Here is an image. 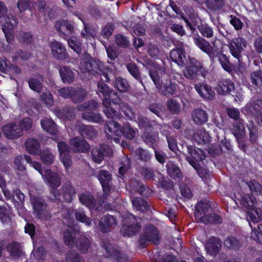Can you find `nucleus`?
Masks as SVG:
<instances>
[{"instance_id":"obj_1","label":"nucleus","mask_w":262,"mask_h":262,"mask_svg":"<svg viewBox=\"0 0 262 262\" xmlns=\"http://www.w3.org/2000/svg\"><path fill=\"white\" fill-rule=\"evenodd\" d=\"M189 156L186 158L187 161L197 171L201 178L207 179L210 177V172L206 168L200 166L199 162L205 159V156L202 154V151L200 149H197L192 146H187Z\"/></svg>"},{"instance_id":"obj_2","label":"nucleus","mask_w":262,"mask_h":262,"mask_svg":"<svg viewBox=\"0 0 262 262\" xmlns=\"http://www.w3.org/2000/svg\"><path fill=\"white\" fill-rule=\"evenodd\" d=\"M50 199L52 202L56 201L71 203L76 194V189L71 183L64 184L59 189L50 190Z\"/></svg>"},{"instance_id":"obj_3","label":"nucleus","mask_w":262,"mask_h":262,"mask_svg":"<svg viewBox=\"0 0 262 262\" xmlns=\"http://www.w3.org/2000/svg\"><path fill=\"white\" fill-rule=\"evenodd\" d=\"M80 69L82 73L88 72L94 75L98 74L101 77V79L105 82H109L111 79V72L108 69H105L103 63L99 60H93L85 63V65L81 64Z\"/></svg>"},{"instance_id":"obj_4","label":"nucleus","mask_w":262,"mask_h":262,"mask_svg":"<svg viewBox=\"0 0 262 262\" xmlns=\"http://www.w3.org/2000/svg\"><path fill=\"white\" fill-rule=\"evenodd\" d=\"M140 219L136 217L132 214H126L124 219V224L120 232L124 236H132L138 233L141 229Z\"/></svg>"},{"instance_id":"obj_5","label":"nucleus","mask_w":262,"mask_h":262,"mask_svg":"<svg viewBox=\"0 0 262 262\" xmlns=\"http://www.w3.org/2000/svg\"><path fill=\"white\" fill-rule=\"evenodd\" d=\"M30 201L35 216L41 220H48L51 217V213L47 209V204L40 197L30 196Z\"/></svg>"},{"instance_id":"obj_6","label":"nucleus","mask_w":262,"mask_h":262,"mask_svg":"<svg viewBox=\"0 0 262 262\" xmlns=\"http://www.w3.org/2000/svg\"><path fill=\"white\" fill-rule=\"evenodd\" d=\"M255 198L249 195L243 196L241 200V204L249 210V220L253 223H257L262 220V217L259 213L260 210L255 206Z\"/></svg>"},{"instance_id":"obj_7","label":"nucleus","mask_w":262,"mask_h":262,"mask_svg":"<svg viewBox=\"0 0 262 262\" xmlns=\"http://www.w3.org/2000/svg\"><path fill=\"white\" fill-rule=\"evenodd\" d=\"M247 44L246 40L241 37L234 38L229 42L230 52L237 59L239 64L242 61V54L247 48Z\"/></svg>"},{"instance_id":"obj_8","label":"nucleus","mask_w":262,"mask_h":262,"mask_svg":"<svg viewBox=\"0 0 262 262\" xmlns=\"http://www.w3.org/2000/svg\"><path fill=\"white\" fill-rule=\"evenodd\" d=\"M122 128L114 120L110 121L107 123L105 129L107 138L113 140L116 143L119 142L120 137L122 134Z\"/></svg>"},{"instance_id":"obj_9","label":"nucleus","mask_w":262,"mask_h":262,"mask_svg":"<svg viewBox=\"0 0 262 262\" xmlns=\"http://www.w3.org/2000/svg\"><path fill=\"white\" fill-rule=\"evenodd\" d=\"M159 240L160 235L157 229L152 225H149L146 227L144 235L140 236V243L141 245H144L150 242L157 245Z\"/></svg>"},{"instance_id":"obj_10","label":"nucleus","mask_w":262,"mask_h":262,"mask_svg":"<svg viewBox=\"0 0 262 262\" xmlns=\"http://www.w3.org/2000/svg\"><path fill=\"white\" fill-rule=\"evenodd\" d=\"M112 149L106 144H100L98 147L93 148L91 151L92 159L93 161L100 163L104 159V156H112Z\"/></svg>"},{"instance_id":"obj_11","label":"nucleus","mask_w":262,"mask_h":262,"mask_svg":"<svg viewBox=\"0 0 262 262\" xmlns=\"http://www.w3.org/2000/svg\"><path fill=\"white\" fill-rule=\"evenodd\" d=\"M117 225L116 218L109 214L102 216L99 222V229L104 233H107L113 230Z\"/></svg>"},{"instance_id":"obj_12","label":"nucleus","mask_w":262,"mask_h":262,"mask_svg":"<svg viewBox=\"0 0 262 262\" xmlns=\"http://www.w3.org/2000/svg\"><path fill=\"white\" fill-rule=\"evenodd\" d=\"M102 247L105 249V255L107 257H112L116 259L117 262H128V259L125 254L120 252L117 249L113 248L112 245L107 243L103 242Z\"/></svg>"},{"instance_id":"obj_13","label":"nucleus","mask_w":262,"mask_h":262,"mask_svg":"<svg viewBox=\"0 0 262 262\" xmlns=\"http://www.w3.org/2000/svg\"><path fill=\"white\" fill-rule=\"evenodd\" d=\"M195 45L203 52L207 54L208 56H212L214 50L217 47L212 46L210 43L205 38L200 36L193 37Z\"/></svg>"},{"instance_id":"obj_14","label":"nucleus","mask_w":262,"mask_h":262,"mask_svg":"<svg viewBox=\"0 0 262 262\" xmlns=\"http://www.w3.org/2000/svg\"><path fill=\"white\" fill-rule=\"evenodd\" d=\"M212 56H210L211 60H213L215 58H218V61L222 68L226 71L231 73L233 70V65L230 62L229 58L224 54L222 53L219 49L216 48L213 53Z\"/></svg>"},{"instance_id":"obj_15","label":"nucleus","mask_w":262,"mask_h":262,"mask_svg":"<svg viewBox=\"0 0 262 262\" xmlns=\"http://www.w3.org/2000/svg\"><path fill=\"white\" fill-rule=\"evenodd\" d=\"M2 131L6 137L9 139H15L23 134L21 129L15 123H10L2 127Z\"/></svg>"},{"instance_id":"obj_16","label":"nucleus","mask_w":262,"mask_h":262,"mask_svg":"<svg viewBox=\"0 0 262 262\" xmlns=\"http://www.w3.org/2000/svg\"><path fill=\"white\" fill-rule=\"evenodd\" d=\"M51 53L54 58L59 60L66 59L68 57V54L63 45L57 41L50 43Z\"/></svg>"},{"instance_id":"obj_17","label":"nucleus","mask_w":262,"mask_h":262,"mask_svg":"<svg viewBox=\"0 0 262 262\" xmlns=\"http://www.w3.org/2000/svg\"><path fill=\"white\" fill-rule=\"evenodd\" d=\"M42 178L46 179L47 184L51 187V190L57 189V188L61 185V177L58 173L52 172L51 169H47Z\"/></svg>"},{"instance_id":"obj_18","label":"nucleus","mask_w":262,"mask_h":262,"mask_svg":"<svg viewBox=\"0 0 262 262\" xmlns=\"http://www.w3.org/2000/svg\"><path fill=\"white\" fill-rule=\"evenodd\" d=\"M70 144L74 152H85L90 149V145L88 142L78 137L72 138Z\"/></svg>"},{"instance_id":"obj_19","label":"nucleus","mask_w":262,"mask_h":262,"mask_svg":"<svg viewBox=\"0 0 262 262\" xmlns=\"http://www.w3.org/2000/svg\"><path fill=\"white\" fill-rule=\"evenodd\" d=\"M17 24L18 20L15 16H12L11 18H8V20H6L2 30L8 42H10L12 41L14 34L13 28Z\"/></svg>"},{"instance_id":"obj_20","label":"nucleus","mask_w":262,"mask_h":262,"mask_svg":"<svg viewBox=\"0 0 262 262\" xmlns=\"http://www.w3.org/2000/svg\"><path fill=\"white\" fill-rule=\"evenodd\" d=\"M55 27L58 32L67 36L72 35L74 31L73 24L68 20H61L57 21L55 25Z\"/></svg>"},{"instance_id":"obj_21","label":"nucleus","mask_w":262,"mask_h":262,"mask_svg":"<svg viewBox=\"0 0 262 262\" xmlns=\"http://www.w3.org/2000/svg\"><path fill=\"white\" fill-rule=\"evenodd\" d=\"M170 56L171 60L179 66H183L186 60L185 50L181 47H177L171 51Z\"/></svg>"},{"instance_id":"obj_22","label":"nucleus","mask_w":262,"mask_h":262,"mask_svg":"<svg viewBox=\"0 0 262 262\" xmlns=\"http://www.w3.org/2000/svg\"><path fill=\"white\" fill-rule=\"evenodd\" d=\"M168 176L174 180L181 181L183 178V174L181 169L178 165L171 161H168L166 165Z\"/></svg>"},{"instance_id":"obj_23","label":"nucleus","mask_w":262,"mask_h":262,"mask_svg":"<svg viewBox=\"0 0 262 262\" xmlns=\"http://www.w3.org/2000/svg\"><path fill=\"white\" fill-rule=\"evenodd\" d=\"M221 247V241L219 237L212 236L208 241L206 248L207 251L212 255H216Z\"/></svg>"},{"instance_id":"obj_24","label":"nucleus","mask_w":262,"mask_h":262,"mask_svg":"<svg viewBox=\"0 0 262 262\" xmlns=\"http://www.w3.org/2000/svg\"><path fill=\"white\" fill-rule=\"evenodd\" d=\"M210 210H211V207L208 202L202 201L198 202L195 206L194 214L195 219L197 220L202 219V217L204 215H207Z\"/></svg>"},{"instance_id":"obj_25","label":"nucleus","mask_w":262,"mask_h":262,"mask_svg":"<svg viewBox=\"0 0 262 262\" xmlns=\"http://www.w3.org/2000/svg\"><path fill=\"white\" fill-rule=\"evenodd\" d=\"M79 134L87 139H94L97 136V133L92 125L80 124L78 127Z\"/></svg>"},{"instance_id":"obj_26","label":"nucleus","mask_w":262,"mask_h":262,"mask_svg":"<svg viewBox=\"0 0 262 262\" xmlns=\"http://www.w3.org/2000/svg\"><path fill=\"white\" fill-rule=\"evenodd\" d=\"M25 147L30 154L39 155L40 154V147L38 140L34 138H29L25 142Z\"/></svg>"},{"instance_id":"obj_27","label":"nucleus","mask_w":262,"mask_h":262,"mask_svg":"<svg viewBox=\"0 0 262 262\" xmlns=\"http://www.w3.org/2000/svg\"><path fill=\"white\" fill-rule=\"evenodd\" d=\"M234 89V84L232 81L228 79L221 80L217 87V91L220 94L230 93Z\"/></svg>"},{"instance_id":"obj_28","label":"nucleus","mask_w":262,"mask_h":262,"mask_svg":"<svg viewBox=\"0 0 262 262\" xmlns=\"http://www.w3.org/2000/svg\"><path fill=\"white\" fill-rule=\"evenodd\" d=\"M59 74L64 83H70L74 80L75 73L69 67H61L59 69Z\"/></svg>"},{"instance_id":"obj_29","label":"nucleus","mask_w":262,"mask_h":262,"mask_svg":"<svg viewBox=\"0 0 262 262\" xmlns=\"http://www.w3.org/2000/svg\"><path fill=\"white\" fill-rule=\"evenodd\" d=\"M192 120L196 124L202 125L208 120V114L202 109H195L192 114Z\"/></svg>"},{"instance_id":"obj_30","label":"nucleus","mask_w":262,"mask_h":262,"mask_svg":"<svg viewBox=\"0 0 262 262\" xmlns=\"http://www.w3.org/2000/svg\"><path fill=\"white\" fill-rule=\"evenodd\" d=\"M41 125L42 128L46 130L48 133L52 135H56L58 133V129L53 120L45 118L41 121Z\"/></svg>"},{"instance_id":"obj_31","label":"nucleus","mask_w":262,"mask_h":262,"mask_svg":"<svg viewBox=\"0 0 262 262\" xmlns=\"http://www.w3.org/2000/svg\"><path fill=\"white\" fill-rule=\"evenodd\" d=\"M210 139L209 133L204 129L197 130L193 134V139L199 144H204L208 143Z\"/></svg>"},{"instance_id":"obj_32","label":"nucleus","mask_w":262,"mask_h":262,"mask_svg":"<svg viewBox=\"0 0 262 262\" xmlns=\"http://www.w3.org/2000/svg\"><path fill=\"white\" fill-rule=\"evenodd\" d=\"M113 85L115 89L121 93H126L130 88L128 81L120 76L115 77L113 82Z\"/></svg>"},{"instance_id":"obj_33","label":"nucleus","mask_w":262,"mask_h":262,"mask_svg":"<svg viewBox=\"0 0 262 262\" xmlns=\"http://www.w3.org/2000/svg\"><path fill=\"white\" fill-rule=\"evenodd\" d=\"M79 200L80 203L90 208L95 205L96 200L94 196L90 192L81 193L78 194Z\"/></svg>"},{"instance_id":"obj_34","label":"nucleus","mask_w":262,"mask_h":262,"mask_svg":"<svg viewBox=\"0 0 262 262\" xmlns=\"http://www.w3.org/2000/svg\"><path fill=\"white\" fill-rule=\"evenodd\" d=\"M132 203L135 209L142 212L147 210L149 207L148 202L140 197L132 198Z\"/></svg>"},{"instance_id":"obj_35","label":"nucleus","mask_w":262,"mask_h":262,"mask_svg":"<svg viewBox=\"0 0 262 262\" xmlns=\"http://www.w3.org/2000/svg\"><path fill=\"white\" fill-rule=\"evenodd\" d=\"M43 78L42 76L33 77L28 80L29 88L34 92L40 93L43 88L42 82Z\"/></svg>"},{"instance_id":"obj_36","label":"nucleus","mask_w":262,"mask_h":262,"mask_svg":"<svg viewBox=\"0 0 262 262\" xmlns=\"http://www.w3.org/2000/svg\"><path fill=\"white\" fill-rule=\"evenodd\" d=\"M195 89L203 98L210 99L213 96V91L207 84H196L195 85Z\"/></svg>"},{"instance_id":"obj_37","label":"nucleus","mask_w":262,"mask_h":262,"mask_svg":"<svg viewBox=\"0 0 262 262\" xmlns=\"http://www.w3.org/2000/svg\"><path fill=\"white\" fill-rule=\"evenodd\" d=\"M142 139L145 144L149 147L154 148L159 140V134L158 133H150L144 132L142 135Z\"/></svg>"},{"instance_id":"obj_38","label":"nucleus","mask_w":262,"mask_h":262,"mask_svg":"<svg viewBox=\"0 0 262 262\" xmlns=\"http://www.w3.org/2000/svg\"><path fill=\"white\" fill-rule=\"evenodd\" d=\"M197 221L199 222L205 224H217L221 223L222 222V218L217 214L214 213L204 215L202 217V219H199Z\"/></svg>"},{"instance_id":"obj_39","label":"nucleus","mask_w":262,"mask_h":262,"mask_svg":"<svg viewBox=\"0 0 262 262\" xmlns=\"http://www.w3.org/2000/svg\"><path fill=\"white\" fill-rule=\"evenodd\" d=\"M11 256L14 258H18L23 254L20 245L17 242H12L7 247Z\"/></svg>"},{"instance_id":"obj_40","label":"nucleus","mask_w":262,"mask_h":262,"mask_svg":"<svg viewBox=\"0 0 262 262\" xmlns=\"http://www.w3.org/2000/svg\"><path fill=\"white\" fill-rule=\"evenodd\" d=\"M77 247L83 253L88 252L91 246V241L89 237L81 235L76 243Z\"/></svg>"},{"instance_id":"obj_41","label":"nucleus","mask_w":262,"mask_h":262,"mask_svg":"<svg viewBox=\"0 0 262 262\" xmlns=\"http://www.w3.org/2000/svg\"><path fill=\"white\" fill-rule=\"evenodd\" d=\"M76 233L73 231L72 228L69 227L63 233V239L66 245L73 248L75 245Z\"/></svg>"},{"instance_id":"obj_42","label":"nucleus","mask_w":262,"mask_h":262,"mask_svg":"<svg viewBox=\"0 0 262 262\" xmlns=\"http://www.w3.org/2000/svg\"><path fill=\"white\" fill-rule=\"evenodd\" d=\"M122 135L129 140H133L138 132L137 129L133 128L129 123L125 124L122 128Z\"/></svg>"},{"instance_id":"obj_43","label":"nucleus","mask_w":262,"mask_h":262,"mask_svg":"<svg viewBox=\"0 0 262 262\" xmlns=\"http://www.w3.org/2000/svg\"><path fill=\"white\" fill-rule=\"evenodd\" d=\"M198 29L201 34L204 37L211 38L214 36L213 28L206 23L199 25Z\"/></svg>"},{"instance_id":"obj_44","label":"nucleus","mask_w":262,"mask_h":262,"mask_svg":"<svg viewBox=\"0 0 262 262\" xmlns=\"http://www.w3.org/2000/svg\"><path fill=\"white\" fill-rule=\"evenodd\" d=\"M162 93L165 96L174 94L176 91L177 84L171 80H167L163 86L161 85Z\"/></svg>"},{"instance_id":"obj_45","label":"nucleus","mask_w":262,"mask_h":262,"mask_svg":"<svg viewBox=\"0 0 262 262\" xmlns=\"http://www.w3.org/2000/svg\"><path fill=\"white\" fill-rule=\"evenodd\" d=\"M58 116L63 119L71 120L75 116V110L73 107L67 106L62 110H59L58 112Z\"/></svg>"},{"instance_id":"obj_46","label":"nucleus","mask_w":262,"mask_h":262,"mask_svg":"<svg viewBox=\"0 0 262 262\" xmlns=\"http://www.w3.org/2000/svg\"><path fill=\"white\" fill-rule=\"evenodd\" d=\"M83 119L90 122L96 123H100L102 122V118L99 114L91 112H85L82 115Z\"/></svg>"},{"instance_id":"obj_47","label":"nucleus","mask_w":262,"mask_h":262,"mask_svg":"<svg viewBox=\"0 0 262 262\" xmlns=\"http://www.w3.org/2000/svg\"><path fill=\"white\" fill-rule=\"evenodd\" d=\"M74 214L77 221L84 223L87 226L91 225L92 223L91 219L86 215L84 211L82 209H77L75 210Z\"/></svg>"},{"instance_id":"obj_48","label":"nucleus","mask_w":262,"mask_h":262,"mask_svg":"<svg viewBox=\"0 0 262 262\" xmlns=\"http://www.w3.org/2000/svg\"><path fill=\"white\" fill-rule=\"evenodd\" d=\"M247 128L249 132V140L252 143H255L258 140V130L257 127L253 122H250L247 125Z\"/></svg>"},{"instance_id":"obj_49","label":"nucleus","mask_w":262,"mask_h":262,"mask_svg":"<svg viewBox=\"0 0 262 262\" xmlns=\"http://www.w3.org/2000/svg\"><path fill=\"white\" fill-rule=\"evenodd\" d=\"M101 185L110 183L112 181V174L107 170H100L96 176Z\"/></svg>"},{"instance_id":"obj_50","label":"nucleus","mask_w":262,"mask_h":262,"mask_svg":"<svg viewBox=\"0 0 262 262\" xmlns=\"http://www.w3.org/2000/svg\"><path fill=\"white\" fill-rule=\"evenodd\" d=\"M126 68L129 73L137 80L141 82V74L137 64L133 62H129L126 64Z\"/></svg>"},{"instance_id":"obj_51","label":"nucleus","mask_w":262,"mask_h":262,"mask_svg":"<svg viewBox=\"0 0 262 262\" xmlns=\"http://www.w3.org/2000/svg\"><path fill=\"white\" fill-rule=\"evenodd\" d=\"M86 94V91L83 89H74L71 95L72 100L75 103L81 102L84 100Z\"/></svg>"},{"instance_id":"obj_52","label":"nucleus","mask_w":262,"mask_h":262,"mask_svg":"<svg viewBox=\"0 0 262 262\" xmlns=\"http://www.w3.org/2000/svg\"><path fill=\"white\" fill-rule=\"evenodd\" d=\"M247 185L252 193L257 195L262 194V185L258 181L252 180L247 183Z\"/></svg>"},{"instance_id":"obj_53","label":"nucleus","mask_w":262,"mask_h":262,"mask_svg":"<svg viewBox=\"0 0 262 262\" xmlns=\"http://www.w3.org/2000/svg\"><path fill=\"white\" fill-rule=\"evenodd\" d=\"M66 262H84V259L75 251H70L66 255Z\"/></svg>"},{"instance_id":"obj_54","label":"nucleus","mask_w":262,"mask_h":262,"mask_svg":"<svg viewBox=\"0 0 262 262\" xmlns=\"http://www.w3.org/2000/svg\"><path fill=\"white\" fill-rule=\"evenodd\" d=\"M224 243L225 245L229 249H238L241 246L240 242L233 236L228 237Z\"/></svg>"},{"instance_id":"obj_55","label":"nucleus","mask_w":262,"mask_h":262,"mask_svg":"<svg viewBox=\"0 0 262 262\" xmlns=\"http://www.w3.org/2000/svg\"><path fill=\"white\" fill-rule=\"evenodd\" d=\"M98 106V103L95 100L89 101L79 105L77 109L79 111H93L97 109Z\"/></svg>"},{"instance_id":"obj_56","label":"nucleus","mask_w":262,"mask_h":262,"mask_svg":"<svg viewBox=\"0 0 262 262\" xmlns=\"http://www.w3.org/2000/svg\"><path fill=\"white\" fill-rule=\"evenodd\" d=\"M39 155H40V159L44 164L50 165L53 163L54 157L49 150L40 151Z\"/></svg>"},{"instance_id":"obj_57","label":"nucleus","mask_w":262,"mask_h":262,"mask_svg":"<svg viewBox=\"0 0 262 262\" xmlns=\"http://www.w3.org/2000/svg\"><path fill=\"white\" fill-rule=\"evenodd\" d=\"M136 154L139 158L140 160L146 162L150 160L152 156L151 154L148 151L141 147L136 149Z\"/></svg>"},{"instance_id":"obj_58","label":"nucleus","mask_w":262,"mask_h":262,"mask_svg":"<svg viewBox=\"0 0 262 262\" xmlns=\"http://www.w3.org/2000/svg\"><path fill=\"white\" fill-rule=\"evenodd\" d=\"M111 90L110 88L102 81H99L97 83V93H101L104 97L109 96Z\"/></svg>"},{"instance_id":"obj_59","label":"nucleus","mask_w":262,"mask_h":262,"mask_svg":"<svg viewBox=\"0 0 262 262\" xmlns=\"http://www.w3.org/2000/svg\"><path fill=\"white\" fill-rule=\"evenodd\" d=\"M103 112L106 117L108 119L114 120L120 118V114L112 107L103 108Z\"/></svg>"},{"instance_id":"obj_60","label":"nucleus","mask_w":262,"mask_h":262,"mask_svg":"<svg viewBox=\"0 0 262 262\" xmlns=\"http://www.w3.org/2000/svg\"><path fill=\"white\" fill-rule=\"evenodd\" d=\"M167 107L173 114H178L180 111V105L175 100L169 99L166 103Z\"/></svg>"},{"instance_id":"obj_61","label":"nucleus","mask_w":262,"mask_h":262,"mask_svg":"<svg viewBox=\"0 0 262 262\" xmlns=\"http://www.w3.org/2000/svg\"><path fill=\"white\" fill-rule=\"evenodd\" d=\"M42 101L48 107L52 106L54 103L52 95L49 91H46L40 95Z\"/></svg>"},{"instance_id":"obj_62","label":"nucleus","mask_w":262,"mask_h":262,"mask_svg":"<svg viewBox=\"0 0 262 262\" xmlns=\"http://www.w3.org/2000/svg\"><path fill=\"white\" fill-rule=\"evenodd\" d=\"M198 71L193 68L192 67L188 66L186 69L184 70L183 74L184 76L190 80L194 79L197 76V72Z\"/></svg>"},{"instance_id":"obj_63","label":"nucleus","mask_w":262,"mask_h":262,"mask_svg":"<svg viewBox=\"0 0 262 262\" xmlns=\"http://www.w3.org/2000/svg\"><path fill=\"white\" fill-rule=\"evenodd\" d=\"M115 42L120 47H127L129 45V41L124 36L121 34L116 35L115 36Z\"/></svg>"},{"instance_id":"obj_64","label":"nucleus","mask_w":262,"mask_h":262,"mask_svg":"<svg viewBox=\"0 0 262 262\" xmlns=\"http://www.w3.org/2000/svg\"><path fill=\"white\" fill-rule=\"evenodd\" d=\"M250 79L252 84L258 85L262 84V74L260 71L253 72L251 74Z\"/></svg>"}]
</instances>
